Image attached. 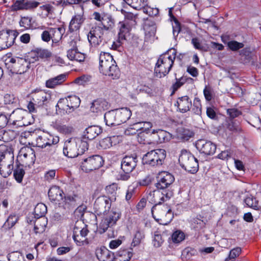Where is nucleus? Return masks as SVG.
Listing matches in <instances>:
<instances>
[{"label": "nucleus", "mask_w": 261, "mask_h": 261, "mask_svg": "<svg viewBox=\"0 0 261 261\" xmlns=\"http://www.w3.org/2000/svg\"><path fill=\"white\" fill-rule=\"evenodd\" d=\"M138 160L136 156H125L121 161V168L123 171L119 175V178L122 180H127L130 178V173L137 166Z\"/></svg>", "instance_id": "10"}, {"label": "nucleus", "mask_w": 261, "mask_h": 261, "mask_svg": "<svg viewBox=\"0 0 261 261\" xmlns=\"http://www.w3.org/2000/svg\"><path fill=\"white\" fill-rule=\"evenodd\" d=\"M194 134V133L189 129L180 127L177 129V138L184 141L189 140L193 137Z\"/></svg>", "instance_id": "35"}, {"label": "nucleus", "mask_w": 261, "mask_h": 261, "mask_svg": "<svg viewBox=\"0 0 261 261\" xmlns=\"http://www.w3.org/2000/svg\"><path fill=\"white\" fill-rule=\"evenodd\" d=\"M116 111L119 125L125 122L130 118L132 115L131 111L127 108H122Z\"/></svg>", "instance_id": "31"}, {"label": "nucleus", "mask_w": 261, "mask_h": 261, "mask_svg": "<svg viewBox=\"0 0 261 261\" xmlns=\"http://www.w3.org/2000/svg\"><path fill=\"white\" fill-rule=\"evenodd\" d=\"M105 190L107 194L108 195V196H109L111 199H113V201H115L116 200L115 196L118 190V185L115 183H113L107 186Z\"/></svg>", "instance_id": "40"}, {"label": "nucleus", "mask_w": 261, "mask_h": 261, "mask_svg": "<svg viewBox=\"0 0 261 261\" xmlns=\"http://www.w3.org/2000/svg\"><path fill=\"white\" fill-rule=\"evenodd\" d=\"M99 71L112 80L117 79L120 71L112 56L107 53H101L99 56Z\"/></svg>", "instance_id": "4"}, {"label": "nucleus", "mask_w": 261, "mask_h": 261, "mask_svg": "<svg viewBox=\"0 0 261 261\" xmlns=\"http://www.w3.org/2000/svg\"><path fill=\"white\" fill-rule=\"evenodd\" d=\"M81 12L75 14L72 18L69 25V30L70 32L77 31L80 29L81 25L84 22L85 18L83 17V8H79Z\"/></svg>", "instance_id": "18"}, {"label": "nucleus", "mask_w": 261, "mask_h": 261, "mask_svg": "<svg viewBox=\"0 0 261 261\" xmlns=\"http://www.w3.org/2000/svg\"><path fill=\"white\" fill-rule=\"evenodd\" d=\"M137 123H141L142 128H141L139 131H141L138 135V141L142 142V137H144V133L146 134L149 130V129L152 127V124L150 122H138Z\"/></svg>", "instance_id": "37"}, {"label": "nucleus", "mask_w": 261, "mask_h": 261, "mask_svg": "<svg viewBox=\"0 0 261 261\" xmlns=\"http://www.w3.org/2000/svg\"><path fill=\"white\" fill-rule=\"evenodd\" d=\"M95 254L99 261H114L115 258L114 253L105 247L96 249Z\"/></svg>", "instance_id": "22"}, {"label": "nucleus", "mask_w": 261, "mask_h": 261, "mask_svg": "<svg viewBox=\"0 0 261 261\" xmlns=\"http://www.w3.org/2000/svg\"><path fill=\"white\" fill-rule=\"evenodd\" d=\"M88 233L89 230L87 226L82 228L79 232L74 231V234H73L72 238L77 245L82 246L88 244V241L86 238Z\"/></svg>", "instance_id": "20"}, {"label": "nucleus", "mask_w": 261, "mask_h": 261, "mask_svg": "<svg viewBox=\"0 0 261 261\" xmlns=\"http://www.w3.org/2000/svg\"><path fill=\"white\" fill-rule=\"evenodd\" d=\"M40 9L42 11L43 15L48 16L49 14H52L54 10L53 5L46 4L40 7Z\"/></svg>", "instance_id": "54"}, {"label": "nucleus", "mask_w": 261, "mask_h": 261, "mask_svg": "<svg viewBox=\"0 0 261 261\" xmlns=\"http://www.w3.org/2000/svg\"><path fill=\"white\" fill-rule=\"evenodd\" d=\"M102 133V129L97 125L89 126L84 132V136L82 140H92Z\"/></svg>", "instance_id": "23"}, {"label": "nucleus", "mask_w": 261, "mask_h": 261, "mask_svg": "<svg viewBox=\"0 0 261 261\" xmlns=\"http://www.w3.org/2000/svg\"><path fill=\"white\" fill-rule=\"evenodd\" d=\"M126 3L136 10H142L147 5L148 0H124Z\"/></svg>", "instance_id": "38"}, {"label": "nucleus", "mask_w": 261, "mask_h": 261, "mask_svg": "<svg viewBox=\"0 0 261 261\" xmlns=\"http://www.w3.org/2000/svg\"><path fill=\"white\" fill-rule=\"evenodd\" d=\"M18 35V32L14 30H2L0 31V49L1 50L11 46Z\"/></svg>", "instance_id": "13"}, {"label": "nucleus", "mask_w": 261, "mask_h": 261, "mask_svg": "<svg viewBox=\"0 0 261 261\" xmlns=\"http://www.w3.org/2000/svg\"><path fill=\"white\" fill-rule=\"evenodd\" d=\"M19 159L26 165H33L35 161L36 155L34 150L29 147H22L18 154Z\"/></svg>", "instance_id": "16"}, {"label": "nucleus", "mask_w": 261, "mask_h": 261, "mask_svg": "<svg viewBox=\"0 0 261 261\" xmlns=\"http://www.w3.org/2000/svg\"><path fill=\"white\" fill-rule=\"evenodd\" d=\"M103 160L99 155H93L84 159L81 163V168L85 172H90L101 167Z\"/></svg>", "instance_id": "11"}, {"label": "nucleus", "mask_w": 261, "mask_h": 261, "mask_svg": "<svg viewBox=\"0 0 261 261\" xmlns=\"http://www.w3.org/2000/svg\"><path fill=\"white\" fill-rule=\"evenodd\" d=\"M24 174V170L19 167H17L14 170V177L16 180L19 183L21 182Z\"/></svg>", "instance_id": "50"}, {"label": "nucleus", "mask_w": 261, "mask_h": 261, "mask_svg": "<svg viewBox=\"0 0 261 261\" xmlns=\"http://www.w3.org/2000/svg\"><path fill=\"white\" fill-rule=\"evenodd\" d=\"M174 177L171 173L162 171L159 172L156 176V183L155 187L158 190H163L161 193L159 191H155L156 196L160 197L163 201L169 200L173 196V190H171V185L174 181Z\"/></svg>", "instance_id": "2"}, {"label": "nucleus", "mask_w": 261, "mask_h": 261, "mask_svg": "<svg viewBox=\"0 0 261 261\" xmlns=\"http://www.w3.org/2000/svg\"><path fill=\"white\" fill-rule=\"evenodd\" d=\"M175 58L166 53L160 56L154 68V74L157 77H162L167 75L171 70Z\"/></svg>", "instance_id": "6"}, {"label": "nucleus", "mask_w": 261, "mask_h": 261, "mask_svg": "<svg viewBox=\"0 0 261 261\" xmlns=\"http://www.w3.org/2000/svg\"><path fill=\"white\" fill-rule=\"evenodd\" d=\"M25 10H31L37 8L39 3L35 1L24 0Z\"/></svg>", "instance_id": "61"}, {"label": "nucleus", "mask_w": 261, "mask_h": 261, "mask_svg": "<svg viewBox=\"0 0 261 261\" xmlns=\"http://www.w3.org/2000/svg\"><path fill=\"white\" fill-rule=\"evenodd\" d=\"M109 108L108 102L102 99L94 100L90 107V111L93 113H99L107 110Z\"/></svg>", "instance_id": "25"}, {"label": "nucleus", "mask_w": 261, "mask_h": 261, "mask_svg": "<svg viewBox=\"0 0 261 261\" xmlns=\"http://www.w3.org/2000/svg\"><path fill=\"white\" fill-rule=\"evenodd\" d=\"M175 106L178 108V111L185 113L190 111L192 107V101L188 96H184L177 99Z\"/></svg>", "instance_id": "19"}, {"label": "nucleus", "mask_w": 261, "mask_h": 261, "mask_svg": "<svg viewBox=\"0 0 261 261\" xmlns=\"http://www.w3.org/2000/svg\"><path fill=\"white\" fill-rule=\"evenodd\" d=\"M240 55L244 58L245 63L249 62L252 59V53L250 48L246 47L240 51Z\"/></svg>", "instance_id": "49"}, {"label": "nucleus", "mask_w": 261, "mask_h": 261, "mask_svg": "<svg viewBox=\"0 0 261 261\" xmlns=\"http://www.w3.org/2000/svg\"><path fill=\"white\" fill-rule=\"evenodd\" d=\"M102 28L100 26L92 27L89 32L87 37L88 41L92 46L97 47L103 40Z\"/></svg>", "instance_id": "15"}, {"label": "nucleus", "mask_w": 261, "mask_h": 261, "mask_svg": "<svg viewBox=\"0 0 261 261\" xmlns=\"http://www.w3.org/2000/svg\"><path fill=\"white\" fill-rule=\"evenodd\" d=\"M35 94L33 95V100L37 103L38 106L46 105L50 98V95L43 90L36 89L34 90Z\"/></svg>", "instance_id": "21"}, {"label": "nucleus", "mask_w": 261, "mask_h": 261, "mask_svg": "<svg viewBox=\"0 0 261 261\" xmlns=\"http://www.w3.org/2000/svg\"><path fill=\"white\" fill-rule=\"evenodd\" d=\"M30 115L22 109H16L10 115L8 122L13 125L21 127L28 126L31 123L28 121L27 118Z\"/></svg>", "instance_id": "12"}, {"label": "nucleus", "mask_w": 261, "mask_h": 261, "mask_svg": "<svg viewBox=\"0 0 261 261\" xmlns=\"http://www.w3.org/2000/svg\"><path fill=\"white\" fill-rule=\"evenodd\" d=\"M96 80L94 74H85L77 77L74 82H88Z\"/></svg>", "instance_id": "59"}, {"label": "nucleus", "mask_w": 261, "mask_h": 261, "mask_svg": "<svg viewBox=\"0 0 261 261\" xmlns=\"http://www.w3.org/2000/svg\"><path fill=\"white\" fill-rule=\"evenodd\" d=\"M65 201L69 203L71 205L75 206L78 204H80L82 201L81 194L76 191L73 192L72 193L68 194L66 196L64 197Z\"/></svg>", "instance_id": "32"}, {"label": "nucleus", "mask_w": 261, "mask_h": 261, "mask_svg": "<svg viewBox=\"0 0 261 261\" xmlns=\"http://www.w3.org/2000/svg\"><path fill=\"white\" fill-rule=\"evenodd\" d=\"M117 118L116 110L109 111L106 113L104 116L106 125L111 126L119 125Z\"/></svg>", "instance_id": "30"}, {"label": "nucleus", "mask_w": 261, "mask_h": 261, "mask_svg": "<svg viewBox=\"0 0 261 261\" xmlns=\"http://www.w3.org/2000/svg\"><path fill=\"white\" fill-rule=\"evenodd\" d=\"M171 238L174 243H178L184 240L185 234L182 231L177 230L173 233Z\"/></svg>", "instance_id": "55"}, {"label": "nucleus", "mask_w": 261, "mask_h": 261, "mask_svg": "<svg viewBox=\"0 0 261 261\" xmlns=\"http://www.w3.org/2000/svg\"><path fill=\"white\" fill-rule=\"evenodd\" d=\"M144 234L143 231L141 230L140 229H138L136 232V233L133 240V242L132 243V245L134 247L137 246L141 243L142 240L144 238Z\"/></svg>", "instance_id": "48"}, {"label": "nucleus", "mask_w": 261, "mask_h": 261, "mask_svg": "<svg viewBox=\"0 0 261 261\" xmlns=\"http://www.w3.org/2000/svg\"><path fill=\"white\" fill-rule=\"evenodd\" d=\"M151 209V213L154 219L160 224L167 225L173 218V214L171 207L167 204H162L164 201L160 199L159 201H156Z\"/></svg>", "instance_id": "5"}, {"label": "nucleus", "mask_w": 261, "mask_h": 261, "mask_svg": "<svg viewBox=\"0 0 261 261\" xmlns=\"http://www.w3.org/2000/svg\"><path fill=\"white\" fill-rule=\"evenodd\" d=\"M47 212L46 206L43 203L38 204L35 209L34 212L35 214L40 217H44V215Z\"/></svg>", "instance_id": "51"}, {"label": "nucleus", "mask_w": 261, "mask_h": 261, "mask_svg": "<svg viewBox=\"0 0 261 261\" xmlns=\"http://www.w3.org/2000/svg\"><path fill=\"white\" fill-rule=\"evenodd\" d=\"M101 24L102 25V29L109 30L114 26V20L111 16L106 15Z\"/></svg>", "instance_id": "42"}, {"label": "nucleus", "mask_w": 261, "mask_h": 261, "mask_svg": "<svg viewBox=\"0 0 261 261\" xmlns=\"http://www.w3.org/2000/svg\"><path fill=\"white\" fill-rule=\"evenodd\" d=\"M133 254V249L121 248L117 252L120 261H129Z\"/></svg>", "instance_id": "36"}, {"label": "nucleus", "mask_w": 261, "mask_h": 261, "mask_svg": "<svg viewBox=\"0 0 261 261\" xmlns=\"http://www.w3.org/2000/svg\"><path fill=\"white\" fill-rule=\"evenodd\" d=\"M192 111L195 114L200 115L201 114V105L199 98L197 97L194 98Z\"/></svg>", "instance_id": "53"}, {"label": "nucleus", "mask_w": 261, "mask_h": 261, "mask_svg": "<svg viewBox=\"0 0 261 261\" xmlns=\"http://www.w3.org/2000/svg\"><path fill=\"white\" fill-rule=\"evenodd\" d=\"M60 138L58 136L44 133L36 138L35 145L37 147L44 148L47 146H51L52 145L57 144Z\"/></svg>", "instance_id": "14"}, {"label": "nucleus", "mask_w": 261, "mask_h": 261, "mask_svg": "<svg viewBox=\"0 0 261 261\" xmlns=\"http://www.w3.org/2000/svg\"><path fill=\"white\" fill-rule=\"evenodd\" d=\"M120 28L118 33V37L120 40H125L126 35L130 31L129 28L123 22H120Z\"/></svg>", "instance_id": "41"}, {"label": "nucleus", "mask_w": 261, "mask_h": 261, "mask_svg": "<svg viewBox=\"0 0 261 261\" xmlns=\"http://www.w3.org/2000/svg\"><path fill=\"white\" fill-rule=\"evenodd\" d=\"M166 152L163 149L151 150L144 154L142 158L144 164L151 166L162 165L166 158Z\"/></svg>", "instance_id": "9"}, {"label": "nucleus", "mask_w": 261, "mask_h": 261, "mask_svg": "<svg viewBox=\"0 0 261 261\" xmlns=\"http://www.w3.org/2000/svg\"><path fill=\"white\" fill-rule=\"evenodd\" d=\"M50 32L51 33L52 41L54 43H58L62 39L65 32V28L61 26L58 28H50Z\"/></svg>", "instance_id": "33"}, {"label": "nucleus", "mask_w": 261, "mask_h": 261, "mask_svg": "<svg viewBox=\"0 0 261 261\" xmlns=\"http://www.w3.org/2000/svg\"><path fill=\"white\" fill-rule=\"evenodd\" d=\"M4 158V152H2L0 156V173L4 177H7L11 174L13 166L11 164H7L3 161Z\"/></svg>", "instance_id": "28"}, {"label": "nucleus", "mask_w": 261, "mask_h": 261, "mask_svg": "<svg viewBox=\"0 0 261 261\" xmlns=\"http://www.w3.org/2000/svg\"><path fill=\"white\" fill-rule=\"evenodd\" d=\"M69 105V103L66 98L60 99L56 106L57 113L60 115H64L65 114H69L72 112Z\"/></svg>", "instance_id": "26"}, {"label": "nucleus", "mask_w": 261, "mask_h": 261, "mask_svg": "<svg viewBox=\"0 0 261 261\" xmlns=\"http://www.w3.org/2000/svg\"><path fill=\"white\" fill-rule=\"evenodd\" d=\"M144 29L145 34H148L150 36H154L156 32V27L153 21H147L144 23Z\"/></svg>", "instance_id": "43"}, {"label": "nucleus", "mask_w": 261, "mask_h": 261, "mask_svg": "<svg viewBox=\"0 0 261 261\" xmlns=\"http://www.w3.org/2000/svg\"><path fill=\"white\" fill-rule=\"evenodd\" d=\"M47 222V219L45 217H40L36 219L34 227L35 233L36 234L43 233L46 229Z\"/></svg>", "instance_id": "29"}, {"label": "nucleus", "mask_w": 261, "mask_h": 261, "mask_svg": "<svg viewBox=\"0 0 261 261\" xmlns=\"http://www.w3.org/2000/svg\"><path fill=\"white\" fill-rule=\"evenodd\" d=\"M32 18L28 16L21 17L19 21L20 27L24 28L25 29H28L31 28L32 24Z\"/></svg>", "instance_id": "57"}, {"label": "nucleus", "mask_w": 261, "mask_h": 261, "mask_svg": "<svg viewBox=\"0 0 261 261\" xmlns=\"http://www.w3.org/2000/svg\"><path fill=\"white\" fill-rule=\"evenodd\" d=\"M88 149L87 141L79 138L72 137L65 141L63 153L65 156L73 158L83 154Z\"/></svg>", "instance_id": "3"}, {"label": "nucleus", "mask_w": 261, "mask_h": 261, "mask_svg": "<svg viewBox=\"0 0 261 261\" xmlns=\"http://www.w3.org/2000/svg\"><path fill=\"white\" fill-rule=\"evenodd\" d=\"M48 195L49 199L52 201L59 202L64 197V193L58 186H53L48 191Z\"/></svg>", "instance_id": "27"}, {"label": "nucleus", "mask_w": 261, "mask_h": 261, "mask_svg": "<svg viewBox=\"0 0 261 261\" xmlns=\"http://www.w3.org/2000/svg\"><path fill=\"white\" fill-rule=\"evenodd\" d=\"M180 166L188 172L194 174L199 169L197 160L190 152L182 150L179 157Z\"/></svg>", "instance_id": "7"}, {"label": "nucleus", "mask_w": 261, "mask_h": 261, "mask_svg": "<svg viewBox=\"0 0 261 261\" xmlns=\"http://www.w3.org/2000/svg\"><path fill=\"white\" fill-rule=\"evenodd\" d=\"M69 103V106L72 112L77 108H78L81 103L80 98L76 96H69L66 98Z\"/></svg>", "instance_id": "39"}, {"label": "nucleus", "mask_w": 261, "mask_h": 261, "mask_svg": "<svg viewBox=\"0 0 261 261\" xmlns=\"http://www.w3.org/2000/svg\"><path fill=\"white\" fill-rule=\"evenodd\" d=\"M244 202L246 205L249 207L254 210H259V206L258 204V201L251 195L247 197L244 199Z\"/></svg>", "instance_id": "44"}, {"label": "nucleus", "mask_w": 261, "mask_h": 261, "mask_svg": "<svg viewBox=\"0 0 261 261\" xmlns=\"http://www.w3.org/2000/svg\"><path fill=\"white\" fill-rule=\"evenodd\" d=\"M57 130L64 135L71 134L74 132V128L71 125L60 124L57 126Z\"/></svg>", "instance_id": "46"}, {"label": "nucleus", "mask_w": 261, "mask_h": 261, "mask_svg": "<svg viewBox=\"0 0 261 261\" xmlns=\"http://www.w3.org/2000/svg\"><path fill=\"white\" fill-rule=\"evenodd\" d=\"M163 239L161 234H154V239L153 240V246L155 247H160L163 243Z\"/></svg>", "instance_id": "62"}, {"label": "nucleus", "mask_w": 261, "mask_h": 261, "mask_svg": "<svg viewBox=\"0 0 261 261\" xmlns=\"http://www.w3.org/2000/svg\"><path fill=\"white\" fill-rule=\"evenodd\" d=\"M244 45L243 43L239 42L237 41H230L227 43V46L232 51H237L242 48Z\"/></svg>", "instance_id": "56"}, {"label": "nucleus", "mask_w": 261, "mask_h": 261, "mask_svg": "<svg viewBox=\"0 0 261 261\" xmlns=\"http://www.w3.org/2000/svg\"><path fill=\"white\" fill-rule=\"evenodd\" d=\"M120 140V138L118 136L107 137L100 141L99 146L101 149H107L119 144Z\"/></svg>", "instance_id": "24"}, {"label": "nucleus", "mask_w": 261, "mask_h": 261, "mask_svg": "<svg viewBox=\"0 0 261 261\" xmlns=\"http://www.w3.org/2000/svg\"><path fill=\"white\" fill-rule=\"evenodd\" d=\"M24 0H17L11 6L12 11H17L20 10H25Z\"/></svg>", "instance_id": "60"}, {"label": "nucleus", "mask_w": 261, "mask_h": 261, "mask_svg": "<svg viewBox=\"0 0 261 261\" xmlns=\"http://www.w3.org/2000/svg\"><path fill=\"white\" fill-rule=\"evenodd\" d=\"M241 252V248L237 247L232 249L229 254L228 258H226L225 261H233V260L238 256Z\"/></svg>", "instance_id": "58"}, {"label": "nucleus", "mask_w": 261, "mask_h": 261, "mask_svg": "<svg viewBox=\"0 0 261 261\" xmlns=\"http://www.w3.org/2000/svg\"><path fill=\"white\" fill-rule=\"evenodd\" d=\"M67 56L70 60H75L79 62H83L85 59V55L77 51L76 48L68 50Z\"/></svg>", "instance_id": "34"}, {"label": "nucleus", "mask_w": 261, "mask_h": 261, "mask_svg": "<svg viewBox=\"0 0 261 261\" xmlns=\"http://www.w3.org/2000/svg\"><path fill=\"white\" fill-rule=\"evenodd\" d=\"M5 64L10 71L18 74L26 72L29 66V62L25 59L19 57H7Z\"/></svg>", "instance_id": "8"}, {"label": "nucleus", "mask_w": 261, "mask_h": 261, "mask_svg": "<svg viewBox=\"0 0 261 261\" xmlns=\"http://www.w3.org/2000/svg\"><path fill=\"white\" fill-rule=\"evenodd\" d=\"M203 93L206 100L210 101L212 98L213 89L209 86H206Z\"/></svg>", "instance_id": "63"}, {"label": "nucleus", "mask_w": 261, "mask_h": 261, "mask_svg": "<svg viewBox=\"0 0 261 261\" xmlns=\"http://www.w3.org/2000/svg\"><path fill=\"white\" fill-rule=\"evenodd\" d=\"M141 123H134L133 125H130L127 127L124 131L125 135L130 136L133 135L137 133V132L139 131L142 127L141 126Z\"/></svg>", "instance_id": "45"}, {"label": "nucleus", "mask_w": 261, "mask_h": 261, "mask_svg": "<svg viewBox=\"0 0 261 261\" xmlns=\"http://www.w3.org/2000/svg\"><path fill=\"white\" fill-rule=\"evenodd\" d=\"M18 219V217L16 215H10L4 223V227L6 229L12 228L17 222Z\"/></svg>", "instance_id": "47"}, {"label": "nucleus", "mask_w": 261, "mask_h": 261, "mask_svg": "<svg viewBox=\"0 0 261 261\" xmlns=\"http://www.w3.org/2000/svg\"><path fill=\"white\" fill-rule=\"evenodd\" d=\"M142 10L145 14H147L150 16H156L159 12V10L158 8H151L148 6L147 4L146 6H144Z\"/></svg>", "instance_id": "52"}, {"label": "nucleus", "mask_w": 261, "mask_h": 261, "mask_svg": "<svg viewBox=\"0 0 261 261\" xmlns=\"http://www.w3.org/2000/svg\"><path fill=\"white\" fill-rule=\"evenodd\" d=\"M196 146L201 153L207 155H213L216 150V144L203 139L198 140L196 143Z\"/></svg>", "instance_id": "17"}, {"label": "nucleus", "mask_w": 261, "mask_h": 261, "mask_svg": "<svg viewBox=\"0 0 261 261\" xmlns=\"http://www.w3.org/2000/svg\"><path fill=\"white\" fill-rule=\"evenodd\" d=\"M112 201L113 199L106 195L99 196L95 201L94 207L97 214H103L97 228L100 233H104L109 227L114 225L120 217L119 212L114 210L109 211Z\"/></svg>", "instance_id": "1"}, {"label": "nucleus", "mask_w": 261, "mask_h": 261, "mask_svg": "<svg viewBox=\"0 0 261 261\" xmlns=\"http://www.w3.org/2000/svg\"><path fill=\"white\" fill-rule=\"evenodd\" d=\"M8 259L9 261H23L22 256L17 252H13L10 254Z\"/></svg>", "instance_id": "64"}]
</instances>
